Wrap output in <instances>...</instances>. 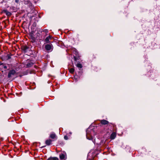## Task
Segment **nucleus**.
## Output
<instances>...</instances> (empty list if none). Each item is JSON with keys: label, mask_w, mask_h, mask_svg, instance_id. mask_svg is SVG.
Instances as JSON below:
<instances>
[{"label": "nucleus", "mask_w": 160, "mask_h": 160, "mask_svg": "<svg viewBox=\"0 0 160 160\" xmlns=\"http://www.w3.org/2000/svg\"><path fill=\"white\" fill-rule=\"evenodd\" d=\"M50 137L52 139H54L56 137V135L54 133H52L51 134Z\"/></svg>", "instance_id": "nucleus-9"}, {"label": "nucleus", "mask_w": 160, "mask_h": 160, "mask_svg": "<svg viewBox=\"0 0 160 160\" xmlns=\"http://www.w3.org/2000/svg\"><path fill=\"white\" fill-rule=\"evenodd\" d=\"M3 64V63L0 62V66L2 65Z\"/></svg>", "instance_id": "nucleus-18"}, {"label": "nucleus", "mask_w": 160, "mask_h": 160, "mask_svg": "<svg viewBox=\"0 0 160 160\" xmlns=\"http://www.w3.org/2000/svg\"><path fill=\"white\" fill-rule=\"evenodd\" d=\"M87 138L88 139H89V140H90V138H88V136H87Z\"/></svg>", "instance_id": "nucleus-20"}, {"label": "nucleus", "mask_w": 160, "mask_h": 160, "mask_svg": "<svg viewBox=\"0 0 160 160\" xmlns=\"http://www.w3.org/2000/svg\"><path fill=\"white\" fill-rule=\"evenodd\" d=\"M45 48L47 51H52L53 47L52 44H47L45 46Z\"/></svg>", "instance_id": "nucleus-2"}, {"label": "nucleus", "mask_w": 160, "mask_h": 160, "mask_svg": "<svg viewBox=\"0 0 160 160\" xmlns=\"http://www.w3.org/2000/svg\"><path fill=\"white\" fill-rule=\"evenodd\" d=\"M74 69L73 68H72L69 69V72L71 73H73L74 72Z\"/></svg>", "instance_id": "nucleus-13"}, {"label": "nucleus", "mask_w": 160, "mask_h": 160, "mask_svg": "<svg viewBox=\"0 0 160 160\" xmlns=\"http://www.w3.org/2000/svg\"><path fill=\"white\" fill-rule=\"evenodd\" d=\"M27 66L28 67H29L30 66V64H27Z\"/></svg>", "instance_id": "nucleus-17"}, {"label": "nucleus", "mask_w": 160, "mask_h": 160, "mask_svg": "<svg viewBox=\"0 0 160 160\" xmlns=\"http://www.w3.org/2000/svg\"><path fill=\"white\" fill-rule=\"evenodd\" d=\"M5 13L8 16H11L12 14L10 12L7 11H5Z\"/></svg>", "instance_id": "nucleus-12"}, {"label": "nucleus", "mask_w": 160, "mask_h": 160, "mask_svg": "<svg viewBox=\"0 0 160 160\" xmlns=\"http://www.w3.org/2000/svg\"><path fill=\"white\" fill-rule=\"evenodd\" d=\"M64 138L65 140H67L68 139V137L67 136H65L64 137Z\"/></svg>", "instance_id": "nucleus-15"}, {"label": "nucleus", "mask_w": 160, "mask_h": 160, "mask_svg": "<svg viewBox=\"0 0 160 160\" xmlns=\"http://www.w3.org/2000/svg\"><path fill=\"white\" fill-rule=\"evenodd\" d=\"M116 137V134L115 132L112 133L110 136V138L112 139H114Z\"/></svg>", "instance_id": "nucleus-6"}, {"label": "nucleus", "mask_w": 160, "mask_h": 160, "mask_svg": "<svg viewBox=\"0 0 160 160\" xmlns=\"http://www.w3.org/2000/svg\"><path fill=\"white\" fill-rule=\"evenodd\" d=\"M28 49V47L27 46H24L22 47V50L25 52H26Z\"/></svg>", "instance_id": "nucleus-8"}, {"label": "nucleus", "mask_w": 160, "mask_h": 160, "mask_svg": "<svg viewBox=\"0 0 160 160\" xmlns=\"http://www.w3.org/2000/svg\"><path fill=\"white\" fill-rule=\"evenodd\" d=\"M60 158L61 160H66L67 158V154L65 152H63L60 154Z\"/></svg>", "instance_id": "nucleus-1"}, {"label": "nucleus", "mask_w": 160, "mask_h": 160, "mask_svg": "<svg viewBox=\"0 0 160 160\" xmlns=\"http://www.w3.org/2000/svg\"><path fill=\"white\" fill-rule=\"evenodd\" d=\"M100 122L102 125H106L109 123V122L108 121L104 119L101 120Z\"/></svg>", "instance_id": "nucleus-5"}, {"label": "nucleus", "mask_w": 160, "mask_h": 160, "mask_svg": "<svg viewBox=\"0 0 160 160\" xmlns=\"http://www.w3.org/2000/svg\"><path fill=\"white\" fill-rule=\"evenodd\" d=\"M78 76H75L74 77V79L76 81H77Z\"/></svg>", "instance_id": "nucleus-14"}, {"label": "nucleus", "mask_w": 160, "mask_h": 160, "mask_svg": "<svg viewBox=\"0 0 160 160\" xmlns=\"http://www.w3.org/2000/svg\"><path fill=\"white\" fill-rule=\"evenodd\" d=\"M51 36H49L47 37L45 40L44 41L46 43H50V40L51 39Z\"/></svg>", "instance_id": "nucleus-4"}, {"label": "nucleus", "mask_w": 160, "mask_h": 160, "mask_svg": "<svg viewBox=\"0 0 160 160\" xmlns=\"http://www.w3.org/2000/svg\"><path fill=\"white\" fill-rule=\"evenodd\" d=\"M47 160H59L56 157L50 158Z\"/></svg>", "instance_id": "nucleus-10"}, {"label": "nucleus", "mask_w": 160, "mask_h": 160, "mask_svg": "<svg viewBox=\"0 0 160 160\" xmlns=\"http://www.w3.org/2000/svg\"><path fill=\"white\" fill-rule=\"evenodd\" d=\"M76 66L77 67L79 68H82V65L80 63H78L76 64Z\"/></svg>", "instance_id": "nucleus-11"}, {"label": "nucleus", "mask_w": 160, "mask_h": 160, "mask_svg": "<svg viewBox=\"0 0 160 160\" xmlns=\"http://www.w3.org/2000/svg\"><path fill=\"white\" fill-rule=\"evenodd\" d=\"M8 58H10V56H9V55H8Z\"/></svg>", "instance_id": "nucleus-19"}, {"label": "nucleus", "mask_w": 160, "mask_h": 160, "mask_svg": "<svg viewBox=\"0 0 160 160\" xmlns=\"http://www.w3.org/2000/svg\"><path fill=\"white\" fill-rule=\"evenodd\" d=\"M16 73V71L14 70H10L8 74V78H10L12 77V76L15 74Z\"/></svg>", "instance_id": "nucleus-3"}, {"label": "nucleus", "mask_w": 160, "mask_h": 160, "mask_svg": "<svg viewBox=\"0 0 160 160\" xmlns=\"http://www.w3.org/2000/svg\"><path fill=\"white\" fill-rule=\"evenodd\" d=\"M52 142V141L51 140L49 139L46 140L45 143L47 145H49L51 144Z\"/></svg>", "instance_id": "nucleus-7"}, {"label": "nucleus", "mask_w": 160, "mask_h": 160, "mask_svg": "<svg viewBox=\"0 0 160 160\" xmlns=\"http://www.w3.org/2000/svg\"><path fill=\"white\" fill-rule=\"evenodd\" d=\"M3 68L5 69H7V66H3Z\"/></svg>", "instance_id": "nucleus-16"}, {"label": "nucleus", "mask_w": 160, "mask_h": 160, "mask_svg": "<svg viewBox=\"0 0 160 160\" xmlns=\"http://www.w3.org/2000/svg\"><path fill=\"white\" fill-rule=\"evenodd\" d=\"M17 0H16V2H17Z\"/></svg>", "instance_id": "nucleus-21"}]
</instances>
